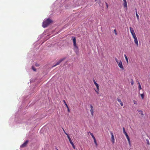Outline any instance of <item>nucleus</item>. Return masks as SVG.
<instances>
[{"mask_svg": "<svg viewBox=\"0 0 150 150\" xmlns=\"http://www.w3.org/2000/svg\"><path fill=\"white\" fill-rule=\"evenodd\" d=\"M52 22V21L51 19L48 18L43 22L42 26L43 28H45L48 26Z\"/></svg>", "mask_w": 150, "mask_h": 150, "instance_id": "f257e3e1", "label": "nucleus"}, {"mask_svg": "<svg viewBox=\"0 0 150 150\" xmlns=\"http://www.w3.org/2000/svg\"><path fill=\"white\" fill-rule=\"evenodd\" d=\"M72 40L73 41V44L74 47V50L75 52L76 53H77L78 52V47L76 45V39L75 37H73Z\"/></svg>", "mask_w": 150, "mask_h": 150, "instance_id": "f03ea898", "label": "nucleus"}, {"mask_svg": "<svg viewBox=\"0 0 150 150\" xmlns=\"http://www.w3.org/2000/svg\"><path fill=\"white\" fill-rule=\"evenodd\" d=\"M115 60L117 64L119 67L122 69L123 70L124 69V68L122 61L121 60L119 61L116 58H115Z\"/></svg>", "mask_w": 150, "mask_h": 150, "instance_id": "7ed1b4c3", "label": "nucleus"}, {"mask_svg": "<svg viewBox=\"0 0 150 150\" xmlns=\"http://www.w3.org/2000/svg\"><path fill=\"white\" fill-rule=\"evenodd\" d=\"M66 59L65 57L63 58L62 59H61L60 60H59L57 63L56 64L54 65L53 67H55L57 65H58L61 62H62V61L64 60V59Z\"/></svg>", "mask_w": 150, "mask_h": 150, "instance_id": "20e7f679", "label": "nucleus"}, {"mask_svg": "<svg viewBox=\"0 0 150 150\" xmlns=\"http://www.w3.org/2000/svg\"><path fill=\"white\" fill-rule=\"evenodd\" d=\"M129 29H130V32L132 36V37H133L134 36H135L136 35V34L134 33V31L133 28H132L131 27H130Z\"/></svg>", "mask_w": 150, "mask_h": 150, "instance_id": "39448f33", "label": "nucleus"}, {"mask_svg": "<svg viewBox=\"0 0 150 150\" xmlns=\"http://www.w3.org/2000/svg\"><path fill=\"white\" fill-rule=\"evenodd\" d=\"M90 106L91 107V110H90V112L91 113V114L92 116L93 115V107L92 105L91 104H89Z\"/></svg>", "mask_w": 150, "mask_h": 150, "instance_id": "423d86ee", "label": "nucleus"}, {"mask_svg": "<svg viewBox=\"0 0 150 150\" xmlns=\"http://www.w3.org/2000/svg\"><path fill=\"white\" fill-rule=\"evenodd\" d=\"M28 142V140H26L24 143L21 146V147L23 148L26 147Z\"/></svg>", "mask_w": 150, "mask_h": 150, "instance_id": "0eeeda50", "label": "nucleus"}, {"mask_svg": "<svg viewBox=\"0 0 150 150\" xmlns=\"http://www.w3.org/2000/svg\"><path fill=\"white\" fill-rule=\"evenodd\" d=\"M133 38L134 39V41L135 43L137 45V46H138V41L137 37H136V35H135V36H133Z\"/></svg>", "mask_w": 150, "mask_h": 150, "instance_id": "6e6552de", "label": "nucleus"}, {"mask_svg": "<svg viewBox=\"0 0 150 150\" xmlns=\"http://www.w3.org/2000/svg\"><path fill=\"white\" fill-rule=\"evenodd\" d=\"M117 101L120 103V105L122 106L123 105V102L121 101V100L119 97H118L117 99Z\"/></svg>", "mask_w": 150, "mask_h": 150, "instance_id": "1a4fd4ad", "label": "nucleus"}, {"mask_svg": "<svg viewBox=\"0 0 150 150\" xmlns=\"http://www.w3.org/2000/svg\"><path fill=\"white\" fill-rule=\"evenodd\" d=\"M123 6L124 8L127 9V1H124L123 3Z\"/></svg>", "mask_w": 150, "mask_h": 150, "instance_id": "9d476101", "label": "nucleus"}, {"mask_svg": "<svg viewBox=\"0 0 150 150\" xmlns=\"http://www.w3.org/2000/svg\"><path fill=\"white\" fill-rule=\"evenodd\" d=\"M93 82H94V84H95V86H96V87L97 89H99V85H98V84L96 83V81L94 79L93 80Z\"/></svg>", "mask_w": 150, "mask_h": 150, "instance_id": "9b49d317", "label": "nucleus"}, {"mask_svg": "<svg viewBox=\"0 0 150 150\" xmlns=\"http://www.w3.org/2000/svg\"><path fill=\"white\" fill-rule=\"evenodd\" d=\"M111 141L112 142V144H114L115 143V139L114 136H111Z\"/></svg>", "mask_w": 150, "mask_h": 150, "instance_id": "f8f14e48", "label": "nucleus"}, {"mask_svg": "<svg viewBox=\"0 0 150 150\" xmlns=\"http://www.w3.org/2000/svg\"><path fill=\"white\" fill-rule=\"evenodd\" d=\"M125 136H126V137L128 140L129 143V144H130V139L129 138V137L128 135L127 134H126V135H125Z\"/></svg>", "mask_w": 150, "mask_h": 150, "instance_id": "ddd939ff", "label": "nucleus"}, {"mask_svg": "<svg viewBox=\"0 0 150 150\" xmlns=\"http://www.w3.org/2000/svg\"><path fill=\"white\" fill-rule=\"evenodd\" d=\"M69 141L70 142V143L71 144V145H72V147H73V148L75 149V147L73 143V142L71 141V140H70V141Z\"/></svg>", "mask_w": 150, "mask_h": 150, "instance_id": "4468645a", "label": "nucleus"}, {"mask_svg": "<svg viewBox=\"0 0 150 150\" xmlns=\"http://www.w3.org/2000/svg\"><path fill=\"white\" fill-rule=\"evenodd\" d=\"M124 56L125 58V59L127 62V64H128V58L126 54H124Z\"/></svg>", "mask_w": 150, "mask_h": 150, "instance_id": "2eb2a0df", "label": "nucleus"}, {"mask_svg": "<svg viewBox=\"0 0 150 150\" xmlns=\"http://www.w3.org/2000/svg\"><path fill=\"white\" fill-rule=\"evenodd\" d=\"M136 16H137V19L138 20H139V15H138V14H137V9H136Z\"/></svg>", "mask_w": 150, "mask_h": 150, "instance_id": "dca6fc26", "label": "nucleus"}, {"mask_svg": "<svg viewBox=\"0 0 150 150\" xmlns=\"http://www.w3.org/2000/svg\"><path fill=\"white\" fill-rule=\"evenodd\" d=\"M138 84H139V90H140L142 89V88L141 86V84L139 82H138Z\"/></svg>", "mask_w": 150, "mask_h": 150, "instance_id": "f3484780", "label": "nucleus"}, {"mask_svg": "<svg viewBox=\"0 0 150 150\" xmlns=\"http://www.w3.org/2000/svg\"><path fill=\"white\" fill-rule=\"evenodd\" d=\"M139 114H141L143 116L144 115L143 112L141 110H139Z\"/></svg>", "mask_w": 150, "mask_h": 150, "instance_id": "a211bd4d", "label": "nucleus"}, {"mask_svg": "<svg viewBox=\"0 0 150 150\" xmlns=\"http://www.w3.org/2000/svg\"><path fill=\"white\" fill-rule=\"evenodd\" d=\"M63 101L64 103L65 104V106L67 107V108H68V106L67 104V103H66V101H65V100H63Z\"/></svg>", "mask_w": 150, "mask_h": 150, "instance_id": "6ab92c4d", "label": "nucleus"}, {"mask_svg": "<svg viewBox=\"0 0 150 150\" xmlns=\"http://www.w3.org/2000/svg\"><path fill=\"white\" fill-rule=\"evenodd\" d=\"M90 134L91 135V136L92 138H93V139L94 140V139H96V138H95V137H94V136H93V134L92 133H90Z\"/></svg>", "mask_w": 150, "mask_h": 150, "instance_id": "aec40b11", "label": "nucleus"}, {"mask_svg": "<svg viewBox=\"0 0 150 150\" xmlns=\"http://www.w3.org/2000/svg\"><path fill=\"white\" fill-rule=\"evenodd\" d=\"M130 82H131V85H133L134 84V81H133V80L132 79L131 80Z\"/></svg>", "mask_w": 150, "mask_h": 150, "instance_id": "412c9836", "label": "nucleus"}, {"mask_svg": "<svg viewBox=\"0 0 150 150\" xmlns=\"http://www.w3.org/2000/svg\"><path fill=\"white\" fill-rule=\"evenodd\" d=\"M141 97L142 98V99H143L144 98V94H141Z\"/></svg>", "mask_w": 150, "mask_h": 150, "instance_id": "4be33fe9", "label": "nucleus"}, {"mask_svg": "<svg viewBox=\"0 0 150 150\" xmlns=\"http://www.w3.org/2000/svg\"><path fill=\"white\" fill-rule=\"evenodd\" d=\"M99 89H97L95 90V91L96 92V93L98 94L99 93Z\"/></svg>", "mask_w": 150, "mask_h": 150, "instance_id": "5701e85b", "label": "nucleus"}, {"mask_svg": "<svg viewBox=\"0 0 150 150\" xmlns=\"http://www.w3.org/2000/svg\"><path fill=\"white\" fill-rule=\"evenodd\" d=\"M94 142L95 143V144L96 145V146H97V142H96V139H94Z\"/></svg>", "mask_w": 150, "mask_h": 150, "instance_id": "b1692460", "label": "nucleus"}, {"mask_svg": "<svg viewBox=\"0 0 150 150\" xmlns=\"http://www.w3.org/2000/svg\"><path fill=\"white\" fill-rule=\"evenodd\" d=\"M32 69L34 70V71H36V69H35L33 66H32Z\"/></svg>", "mask_w": 150, "mask_h": 150, "instance_id": "393cba45", "label": "nucleus"}, {"mask_svg": "<svg viewBox=\"0 0 150 150\" xmlns=\"http://www.w3.org/2000/svg\"><path fill=\"white\" fill-rule=\"evenodd\" d=\"M114 33H115V35H117V33L116 32V30L115 29L114 30Z\"/></svg>", "mask_w": 150, "mask_h": 150, "instance_id": "a878e982", "label": "nucleus"}, {"mask_svg": "<svg viewBox=\"0 0 150 150\" xmlns=\"http://www.w3.org/2000/svg\"><path fill=\"white\" fill-rule=\"evenodd\" d=\"M67 137L68 138L69 140L70 141V140H71V139L70 137H69V135H67Z\"/></svg>", "mask_w": 150, "mask_h": 150, "instance_id": "bb28decb", "label": "nucleus"}, {"mask_svg": "<svg viewBox=\"0 0 150 150\" xmlns=\"http://www.w3.org/2000/svg\"><path fill=\"white\" fill-rule=\"evenodd\" d=\"M106 6L107 8H108V4L107 3H106Z\"/></svg>", "mask_w": 150, "mask_h": 150, "instance_id": "cd10ccee", "label": "nucleus"}, {"mask_svg": "<svg viewBox=\"0 0 150 150\" xmlns=\"http://www.w3.org/2000/svg\"><path fill=\"white\" fill-rule=\"evenodd\" d=\"M110 134L111 135V136H114L113 133L112 132H110Z\"/></svg>", "mask_w": 150, "mask_h": 150, "instance_id": "c85d7f7f", "label": "nucleus"}, {"mask_svg": "<svg viewBox=\"0 0 150 150\" xmlns=\"http://www.w3.org/2000/svg\"><path fill=\"white\" fill-rule=\"evenodd\" d=\"M134 104H137V101H134Z\"/></svg>", "mask_w": 150, "mask_h": 150, "instance_id": "c756f323", "label": "nucleus"}, {"mask_svg": "<svg viewBox=\"0 0 150 150\" xmlns=\"http://www.w3.org/2000/svg\"><path fill=\"white\" fill-rule=\"evenodd\" d=\"M67 109H68V112H70V110H69V107H68V108H67Z\"/></svg>", "mask_w": 150, "mask_h": 150, "instance_id": "7c9ffc66", "label": "nucleus"}, {"mask_svg": "<svg viewBox=\"0 0 150 150\" xmlns=\"http://www.w3.org/2000/svg\"><path fill=\"white\" fill-rule=\"evenodd\" d=\"M123 132L124 134H125V133L126 132L125 131V130H123Z\"/></svg>", "mask_w": 150, "mask_h": 150, "instance_id": "2f4dec72", "label": "nucleus"}, {"mask_svg": "<svg viewBox=\"0 0 150 150\" xmlns=\"http://www.w3.org/2000/svg\"><path fill=\"white\" fill-rule=\"evenodd\" d=\"M147 143L149 145V141H148L147 142Z\"/></svg>", "mask_w": 150, "mask_h": 150, "instance_id": "473e14b6", "label": "nucleus"}, {"mask_svg": "<svg viewBox=\"0 0 150 150\" xmlns=\"http://www.w3.org/2000/svg\"><path fill=\"white\" fill-rule=\"evenodd\" d=\"M123 130H125V128L124 127L123 128Z\"/></svg>", "mask_w": 150, "mask_h": 150, "instance_id": "72a5a7b5", "label": "nucleus"}, {"mask_svg": "<svg viewBox=\"0 0 150 150\" xmlns=\"http://www.w3.org/2000/svg\"><path fill=\"white\" fill-rule=\"evenodd\" d=\"M65 134L67 135H68V134L67 133H65Z\"/></svg>", "mask_w": 150, "mask_h": 150, "instance_id": "f704fd0d", "label": "nucleus"}, {"mask_svg": "<svg viewBox=\"0 0 150 150\" xmlns=\"http://www.w3.org/2000/svg\"><path fill=\"white\" fill-rule=\"evenodd\" d=\"M62 129H63V130L64 131V132H65V131L64 130V129L63 128H62Z\"/></svg>", "mask_w": 150, "mask_h": 150, "instance_id": "c9c22d12", "label": "nucleus"}, {"mask_svg": "<svg viewBox=\"0 0 150 150\" xmlns=\"http://www.w3.org/2000/svg\"><path fill=\"white\" fill-rule=\"evenodd\" d=\"M124 134H125V135H126V134H127V133L126 132V133H125Z\"/></svg>", "mask_w": 150, "mask_h": 150, "instance_id": "e433bc0d", "label": "nucleus"}, {"mask_svg": "<svg viewBox=\"0 0 150 150\" xmlns=\"http://www.w3.org/2000/svg\"><path fill=\"white\" fill-rule=\"evenodd\" d=\"M123 1H126V0H123Z\"/></svg>", "mask_w": 150, "mask_h": 150, "instance_id": "4c0bfd02", "label": "nucleus"}, {"mask_svg": "<svg viewBox=\"0 0 150 150\" xmlns=\"http://www.w3.org/2000/svg\"><path fill=\"white\" fill-rule=\"evenodd\" d=\"M56 149L57 150H58L56 148Z\"/></svg>", "mask_w": 150, "mask_h": 150, "instance_id": "58836bf2", "label": "nucleus"}, {"mask_svg": "<svg viewBox=\"0 0 150 150\" xmlns=\"http://www.w3.org/2000/svg\"><path fill=\"white\" fill-rule=\"evenodd\" d=\"M64 132V133L65 134L66 133V132Z\"/></svg>", "mask_w": 150, "mask_h": 150, "instance_id": "ea45409f", "label": "nucleus"}]
</instances>
